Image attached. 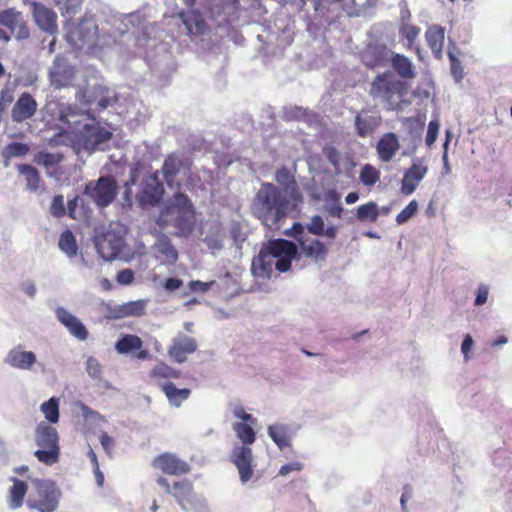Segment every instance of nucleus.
<instances>
[{"label":"nucleus","instance_id":"nucleus-5","mask_svg":"<svg viewBox=\"0 0 512 512\" xmlns=\"http://www.w3.org/2000/svg\"><path fill=\"white\" fill-rule=\"evenodd\" d=\"M195 208L189 197L177 192L161 209L157 218L160 227L173 226L178 236H188L195 228Z\"/></svg>","mask_w":512,"mask_h":512},{"label":"nucleus","instance_id":"nucleus-21","mask_svg":"<svg viewBox=\"0 0 512 512\" xmlns=\"http://www.w3.org/2000/svg\"><path fill=\"white\" fill-rule=\"evenodd\" d=\"M37 106L36 100L30 93H22L12 108V120L21 123L32 118L37 111Z\"/></svg>","mask_w":512,"mask_h":512},{"label":"nucleus","instance_id":"nucleus-14","mask_svg":"<svg viewBox=\"0 0 512 512\" xmlns=\"http://www.w3.org/2000/svg\"><path fill=\"white\" fill-rule=\"evenodd\" d=\"M152 467L163 474L172 476L186 475L191 471V466L188 462L170 452H164L154 457Z\"/></svg>","mask_w":512,"mask_h":512},{"label":"nucleus","instance_id":"nucleus-60","mask_svg":"<svg viewBox=\"0 0 512 512\" xmlns=\"http://www.w3.org/2000/svg\"><path fill=\"white\" fill-rule=\"evenodd\" d=\"M325 155L329 162L334 166L339 164V155L337 150L334 147H328L325 149Z\"/></svg>","mask_w":512,"mask_h":512},{"label":"nucleus","instance_id":"nucleus-61","mask_svg":"<svg viewBox=\"0 0 512 512\" xmlns=\"http://www.w3.org/2000/svg\"><path fill=\"white\" fill-rule=\"evenodd\" d=\"M420 33V29L416 26H407L404 30L405 37L412 43Z\"/></svg>","mask_w":512,"mask_h":512},{"label":"nucleus","instance_id":"nucleus-17","mask_svg":"<svg viewBox=\"0 0 512 512\" xmlns=\"http://www.w3.org/2000/svg\"><path fill=\"white\" fill-rule=\"evenodd\" d=\"M164 193V188L159 180L158 172L150 173L143 179L142 189L139 194V201L142 204H157Z\"/></svg>","mask_w":512,"mask_h":512},{"label":"nucleus","instance_id":"nucleus-4","mask_svg":"<svg viewBox=\"0 0 512 512\" xmlns=\"http://www.w3.org/2000/svg\"><path fill=\"white\" fill-rule=\"evenodd\" d=\"M408 90L406 81L397 78L391 71H385L374 77L369 95L379 101L386 111H400L409 104L406 100Z\"/></svg>","mask_w":512,"mask_h":512},{"label":"nucleus","instance_id":"nucleus-47","mask_svg":"<svg viewBox=\"0 0 512 512\" xmlns=\"http://www.w3.org/2000/svg\"><path fill=\"white\" fill-rule=\"evenodd\" d=\"M50 213L56 218H61L66 214L64 197L62 195H56L53 198L50 206Z\"/></svg>","mask_w":512,"mask_h":512},{"label":"nucleus","instance_id":"nucleus-46","mask_svg":"<svg viewBox=\"0 0 512 512\" xmlns=\"http://www.w3.org/2000/svg\"><path fill=\"white\" fill-rule=\"evenodd\" d=\"M86 371L94 379H101L102 377V365L92 356L88 357L86 361Z\"/></svg>","mask_w":512,"mask_h":512},{"label":"nucleus","instance_id":"nucleus-11","mask_svg":"<svg viewBox=\"0 0 512 512\" xmlns=\"http://www.w3.org/2000/svg\"><path fill=\"white\" fill-rule=\"evenodd\" d=\"M112 133L102 127L99 123L93 122L84 124L76 134L75 143L84 151L94 152L97 147L110 140Z\"/></svg>","mask_w":512,"mask_h":512},{"label":"nucleus","instance_id":"nucleus-19","mask_svg":"<svg viewBox=\"0 0 512 512\" xmlns=\"http://www.w3.org/2000/svg\"><path fill=\"white\" fill-rule=\"evenodd\" d=\"M275 180L289 196V199L293 202V206H297L303 202V194L294 175L287 167L282 166L276 171Z\"/></svg>","mask_w":512,"mask_h":512},{"label":"nucleus","instance_id":"nucleus-3","mask_svg":"<svg viewBox=\"0 0 512 512\" xmlns=\"http://www.w3.org/2000/svg\"><path fill=\"white\" fill-rule=\"evenodd\" d=\"M297 254L298 248L294 242L286 239L270 240L253 259L252 268L262 277H270L274 267L279 272H287Z\"/></svg>","mask_w":512,"mask_h":512},{"label":"nucleus","instance_id":"nucleus-8","mask_svg":"<svg viewBox=\"0 0 512 512\" xmlns=\"http://www.w3.org/2000/svg\"><path fill=\"white\" fill-rule=\"evenodd\" d=\"M35 441L41 447L34 453L38 461L49 466L58 462L60 447L56 428L45 422L39 423L35 432Z\"/></svg>","mask_w":512,"mask_h":512},{"label":"nucleus","instance_id":"nucleus-40","mask_svg":"<svg viewBox=\"0 0 512 512\" xmlns=\"http://www.w3.org/2000/svg\"><path fill=\"white\" fill-rule=\"evenodd\" d=\"M150 376L155 379H177L180 377V372L166 363L160 362L152 368Z\"/></svg>","mask_w":512,"mask_h":512},{"label":"nucleus","instance_id":"nucleus-45","mask_svg":"<svg viewBox=\"0 0 512 512\" xmlns=\"http://www.w3.org/2000/svg\"><path fill=\"white\" fill-rule=\"evenodd\" d=\"M417 210V201H410L408 205L398 213V215L396 216V222L400 225L408 222L416 214Z\"/></svg>","mask_w":512,"mask_h":512},{"label":"nucleus","instance_id":"nucleus-34","mask_svg":"<svg viewBox=\"0 0 512 512\" xmlns=\"http://www.w3.org/2000/svg\"><path fill=\"white\" fill-rule=\"evenodd\" d=\"M268 434L280 450L291 446V435L286 425H270L268 427Z\"/></svg>","mask_w":512,"mask_h":512},{"label":"nucleus","instance_id":"nucleus-50","mask_svg":"<svg viewBox=\"0 0 512 512\" xmlns=\"http://www.w3.org/2000/svg\"><path fill=\"white\" fill-rule=\"evenodd\" d=\"M7 150L10 156L17 157L27 154V152L29 151V147L27 144L24 143L13 142L8 145Z\"/></svg>","mask_w":512,"mask_h":512},{"label":"nucleus","instance_id":"nucleus-57","mask_svg":"<svg viewBox=\"0 0 512 512\" xmlns=\"http://www.w3.org/2000/svg\"><path fill=\"white\" fill-rule=\"evenodd\" d=\"M473 343L474 342H473L471 335L467 334L464 337L462 345H461V352L463 353L465 360L469 359V352L471 351V349L473 347Z\"/></svg>","mask_w":512,"mask_h":512},{"label":"nucleus","instance_id":"nucleus-20","mask_svg":"<svg viewBox=\"0 0 512 512\" xmlns=\"http://www.w3.org/2000/svg\"><path fill=\"white\" fill-rule=\"evenodd\" d=\"M390 50L386 45H369L361 54L363 64L370 68L385 67L391 56Z\"/></svg>","mask_w":512,"mask_h":512},{"label":"nucleus","instance_id":"nucleus-7","mask_svg":"<svg viewBox=\"0 0 512 512\" xmlns=\"http://www.w3.org/2000/svg\"><path fill=\"white\" fill-rule=\"evenodd\" d=\"M156 483L172 496L184 511L200 512L206 507L205 500L198 496L193 483L188 479L174 480L171 483L166 477L159 476Z\"/></svg>","mask_w":512,"mask_h":512},{"label":"nucleus","instance_id":"nucleus-28","mask_svg":"<svg viewBox=\"0 0 512 512\" xmlns=\"http://www.w3.org/2000/svg\"><path fill=\"white\" fill-rule=\"evenodd\" d=\"M425 39L434 57L439 60L442 59L445 39L444 28L439 25L430 26L425 32Z\"/></svg>","mask_w":512,"mask_h":512},{"label":"nucleus","instance_id":"nucleus-29","mask_svg":"<svg viewBox=\"0 0 512 512\" xmlns=\"http://www.w3.org/2000/svg\"><path fill=\"white\" fill-rule=\"evenodd\" d=\"M185 25L188 34L190 35H203L207 29V24L202 15L198 11L181 12L179 14Z\"/></svg>","mask_w":512,"mask_h":512},{"label":"nucleus","instance_id":"nucleus-6","mask_svg":"<svg viewBox=\"0 0 512 512\" xmlns=\"http://www.w3.org/2000/svg\"><path fill=\"white\" fill-rule=\"evenodd\" d=\"M233 429L243 445L234 447L231 460L239 471L241 482L246 483L252 478L254 473L252 465L253 453L248 445L255 442L256 433L249 424L243 422L235 423Z\"/></svg>","mask_w":512,"mask_h":512},{"label":"nucleus","instance_id":"nucleus-56","mask_svg":"<svg viewBox=\"0 0 512 512\" xmlns=\"http://www.w3.org/2000/svg\"><path fill=\"white\" fill-rule=\"evenodd\" d=\"M235 417L242 419L245 423L255 424L256 419L249 413H246L242 406H238L234 410Z\"/></svg>","mask_w":512,"mask_h":512},{"label":"nucleus","instance_id":"nucleus-37","mask_svg":"<svg viewBox=\"0 0 512 512\" xmlns=\"http://www.w3.org/2000/svg\"><path fill=\"white\" fill-rule=\"evenodd\" d=\"M58 246L68 257H74L78 252L76 238L71 230L66 229L59 238Z\"/></svg>","mask_w":512,"mask_h":512},{"label":"nucleus","instance_id":"nucleus-16","mask_svg":"<svg viewBox=\"0 0 512 512\" xmlns=\"http://www.w3.org/2000/svg\"><path fill=\"white\" fill-rule=\"evenodd\" d=\"M30 6L36 25L51 35L55 34L58 31L56 12L40 2H32Z\"/></svg>","mask_w":512,"mask_h":512},{"label":"nucleus","instance_id":"nucleus-18","mask_svg":"<svg viewBox=\"0 0 512 512\" xmlns=\"http://www.w3.org/2000/svg\"><path fill=\"white\" fill-rule=\"evenodd\" d=\"M50 80L57 88L69 86L74 77L75 70L62 56H56L49 72Z\"/></svg>","mask_w":512,"mask_h":512},{"label":"nucleus","instance_id":"nucleus-53","mask_svg":"<svg viewBox=\"0 0 512 512\" xmlns=\"http://www.w3.org/2000/svg\"><path fill=\"white\" fill-rule=\"evenodd\" d=\"M303 469V464L300 462H292L283 465L279 470V475L286 476L292 472H299Z\"/></svg>","mask_w":512,"mask_h":512},{"label":"nucleus","instance_id":"nucleus-25","mask_svg":"<svg viewBox=\"0 0 512 512\" xmlns=\"http://www.w3.org/2000/svg\"><path fill=\"white\" fill-rule=\"evenodd\" d=\"M76 34L81 42V47H86L90 53H97L108 45L105 36H100L97 26H93L87 33H83L81 27L76 29Z\"/></svg>","mask_w":512,"mask_h":512},{"label":"nucleus","instance_id":"nucleus-22","mask_svg":"<svg viewBox=\"0 0 512 512\" xmlns=\"http://www.w3.org/2000/svg\"><path fill=\"white\" fill-rule=\"evenodd\" d=\"M381 122L382 117L379 113L363 109L355 116L357 134L365 138L371 135L381 125Z\"/></svg>","mask_w":512,"mask_h":512},{"label":"nucleus","instance_id":"nucleus-62","mask_svg":"<svg viewBox=\"0 0 512 512\" xmlns=\"http://www.w3.org/2000/svg\"><path fill=\"white\" fill-rule=\"evenodd\" d=\"M210 284L211 283L202 282V281L197 280V281H191L189 286H190L191 290H193V291L206 292L209 289Z\"/></svg>","mask_w":512,"mask_h":512},{"label":"nucleus","instance_id":"nucleus-9","mask_svg":"<svg viewBox=\"0 0 512 512\" xmlns=\"http://www.w3.org/2000/svg\"><path fill=\"white\" fill-rule=\"evenodd\" d=\"M286 235L292 237L298 244L300 254L315 262L324 261L328 254L327 246L319 239L311 237L301 223H294Z\"/></svg>","mask_w":512,"mask_h":512},{"label":"nucleus","instance_id":"nucleus-41","mask_svg":"<svg viewBox=\"0 0 512 512\" xmlns=\"http://www.w3.org/2000/svg\"><path fill=\"white\" fill-rule=\"evenodd\" d=\"M360 181L365 186H373L380 180V171L371 164H365L360 171Z\"/></svg>","mask_w":512,"mask_h":512},{"label":"nucleus","instance_id":"nucleus-33","mask_svg":"<svg viewBox=\"0 0 512 512\" xmlns=\"http://www.w3.org/2000/svg\"><path fill=\"white\" fill-rule=\"evenodd\" d=\"M162 391L167 397L169 403L175 407H180L182 402L187 400L191 395L190 389H179L173 382L164 383L162 385Z\"/></svg>","mask_w":512,"mask_h":512},{"label":"nucleus","instance_id":"nucleus-13","mask_svg":"<svg viewBox=\"0 0 512 512\" xmlns=\"http://www.w3.org/2000/svg\"><path fill=\"white\" fill-rule=\"evenodd\" d=\"M0 25L6 27L10 32L9 35L17 40H26L30 37V30L23 13L13 7L0 11Z\"/></svg>","mask_w":512,"mask_h":512},{"label":"nucleus","instance_id":"nucleus-59","mask_svg":"<svg viewBox=\"0 0 512 512\" xmlns=\"http://www.w3.org/2000/svg\"><path fill=\"white\" fill-rule=\"evenodd\" d=\"M183 285L182 280L178 278H167L164 283V288L167 291H175L181 288Z\"/></svg>","mask_w":512,"mask_h":512},{"label":"nucleus","instance_id":"nucleus-24","mask_svg":"<svg viewBox=\"0 0 512 512\" xmlns=\"http://www.w3.org/2000/svg\"><path fill=\"white\" fill-rule=\"evenodd\" d=\"M399 149L398 136L393 132L384 133L376 145L378 157L384 163L391 161Z\"/></svg>","mask_w":512,"mask_h":512},{"label":"nucleus","instance_id":"nucleus-49","mask_svg":"<svg viewBox=\"0 0 512 512\" xmlns=\"http://www.w3.org/2000/svg\"><path fill=\"white\" fill-rule=\"evenodd\" d=\"M450 64H451V73L456 79V81H460L463 78V67L458 58L451 52L448 53Z\"/></svg>","mask_w":512,"mask_h":512},{"label":"nucleus","instance_id":"nucleus-36","mask_svg":"<svg viewBox=\"0 0 512 512\" xmlns=\"http://www.w3.org/2000/svg\"><path fill=\"white\" fill-rule=\"evenodd\" d=\"M142 346L143 341L141 338L133 334L124 335L115 344V348L120 354H127L135 350H140Z\"/></svg>","mask_w":512,"mask_h":512},{"label":"nucleus","instance_id":"nucleus-35","mask_svg":"<svg viewBox=\"0 0 512 512\" xmlns=\"http://www.w3.org/2000/svg\"><path fill=\"white\" fill-rule=\"evenodd\" d=\"M17 171L24 177L26 188L31 192H36L41 183V177L38 170L30 164H18Z\"/></svg>","mask_w":512,"mask_h":512},{"label":"nucleus","instance_id":"nucleus-10","mask_svg":"<svg viewBox=\"0 0 512 512\" xmlns=\"http://www.w3.org/2000/svg\"><path fill=\"white\" fill-rule=\"evenodd\" d=\"M117 183L111 176H101L86 184L84 194L101 208L109 206L117 196Z\"/></svg>","mask_w":512,"mask_h":512},{"label":"nucleus","instance_id":"nucleus-44","mask_svg":"<svg viewBox=\"0 0 512 512\" xmlns=\"http://www.w3.org/2000/svg\"><path fill=\"white\" fill-rule=\"evenodd\" d=\"M304 227H305V231L309 235L312 234L315 236H323L324 229H325V222L320 215H314L313 217H311L310 222L307 223Z\"/></svg>","mask_w":512,"mask_h":512},{"label":"nucleus","instance_id":"nucleus-64","mask_svg":"<svg viewBox=\"0 0 512 512\" xmlns=\"http://www.w3.org/2000/svg\"><path fill=\"white\" fill-rule=\"evenodd\" d=\"M337 233H338V228L336 226H328L327 228L324 229L323 236H326L329 239H334V238H336Z\"/></svg>","mask_w":512,"mask_h":512},{"label":"nucleus","instance_id":"nucleus-54","mask_svg":"<svg viewBox=\"0 0 512 512\" xmlns=\"http://www.w3.org/2000/svg\"><path fill=\"white\" fill-rule=\"evenodd\" d=\"M13 101V96L8 89L0 92V113H2Z\"/></svg>","mask_w":512,"mask_h":512},{"label":"nucleus","instance_id":"nucleus-2","mask_svg":"<svg viewBox=\"0 0 512 512\" xmlns=\"http://www.w3.org/2000/svg\"><path fill=\"white\" fill-rule=\"evenodd\" d=\"M290 201L283 195L281 188L265 182L261 184L253 198L251 211L263 225L273 228L287 217L290 210L296 207L291 205Z\"/></svg>","mask_w":512,"mask_h":512},{"label":"nucleus","instance_id":"nucleus-23","mask_svg":"<svg viewBox=\"0 0 512 512\" xmlns=\"http://www.w3.org/2000/svg\"><path fill=\"white\" fill-rule=\"evenodd\" d=\"M427 171V166L422 163H413L404 173L401 182V193L411 195L417 189Z\"/></svg>","mask_w":512,"mask_h":512},{"label":"nucleus","instance_id":"nucleus-1","mask_svg":"<svg viewBox=\"0 0 512 512\" xmlns=\"http://www.w3.org/2000/svg\"><path fill=\"white\" fill-rule=\"evenodd\" d=\"M12 485L6 495L9 509L17 510L26 504L27 508L36 512H56L62 498L61 489L51 479L34 478L31 481L32 491L28 493L26 481L11 477Z\"/></svg>","mask_w":512,"mask_h":512},{"label":"nucleus","instance_id":"nucleus-15","mask_svg":"<svg viewBox=\"0 0 512 512\" xmlns=\"http://www.w3.org/2000/svg\"><path fill=\"white\" fill-rule=\"evenodd\" d=\"M198 348V343L195 338L183 333L175 336L170 346L168 347L169 357L177 362L183 363L187 360L188 356L193 354Z\"/></svg>","mask_w":512,"mask_h":512},{"label":"nucleus","instance_id":"nucleus-58","mask_svg":"<svg viewBox=\"0 0 512 512\" xmlns=\"http://www.w3.org/2000/svg\"><path fill=\"white\" fill-rule=\"evenodd\" d=\"M488 299V288L486 286H480L477 291L475 305L480 306L486 303Z\"/></svg>","mask_w":512,"mask_h":512},{"label":"nucleus","instance_id":"nucleus-39","mask_svg":"<svg viewBox=\"0 0 512 512\" xmlns=\"http://www.w3.org/2000/svg\"><path fill=\"white\" fill-rule=\"evenodd\" d=\"M41 412L50 423H57L59 420V400L56 397L50 398L40 406Z\"/></svg>","mask_w":512,"mask_h":512},{"label":"nucleus","instance_id":"nucleus-55","mask_svg":"<svg viewBox=\"0 0 512 512\" xmlns=\"http://www.w3.org/2000/svg\"><path fill=\"white\" fill-rule=\"evenodd\" d=\"M100 443L103 447V449L105 450V452L108 454V455H111L112 454V449L115 445V441L112 437H110L107 433H103L101 436H100Z\"/></svg>","mask_w":512,"mask_h":512},{"label":"nucleus","instance_id":"nucleus-32","mask_svg":"<svg viewBox=\"0 0 512 512\" xmlns=\"http://www.w3.org/2000/svg\"><path fill=\"white\" fill-rule=\"evenodd\" d=\"M391 65L397 74L403 79H414L416 72L412 62L403 54L391 53Z\"/></svg>","mask_w":512,"mask_h":512},{"label":"nucleus","instance_id":"nucleus-27","mask_svg":"<svg viewBox=\"0 0 512 512\" xmlns=\"http://www.w3.org/2000/svg\"><path fill=\"white\" fill-rule=\"evenodd\" d=\"M6 362L15 368L29 370L36 363V355L31 351H23L21 347L9 351Z\"/></svg>","mask_w":512,"mask_h":512},{"label":"nucleus","instance_id":"nucleus-30","mask_svg":"<svg viewBox=\"0 0 512 512\" xmlns=\"http://www.w3.org/2000/svg\"><path fill=\"white\" fill-rule=\"evenodd\" d=\"M155 252L156 257L167 264H175L178 259V252L166 235L157 240Z\"/></svg>","mask_w":512,"mask_h":512},{"label":"nucleus","instance_id":"nucleus-42","mask_svg":"<svg viewBox=\"0 0 512 512\" xmlns=\"http://www.w3.org/2000/svg\"><path fill=\"white\" fill-rule=\"evenodd\" d=\"M63 159L64 156L61 153L39 152L35 156V162L44 166L47 170L62 162Z\"/></svg>","mask_w":512,"mask_h":512},{"label":"nucleus","instance_id":"nucleus-52","mask_svg":"<svg viewBox=\"0 0 512 512\" xmlns=\"http://www.w3.org/2000/svg\"><path fill=\"white\" fill-rule=\"evenodd\" d=\"M116 280L121 285H129L134 280V272L131 269H123L118 272Z\"/></svg>","mask_w":512,"mask_h":512},{"label":"nucleus","instance_id":"nucleus-63","mask_svg":"<svg viewBox=\"0 0 512 512\" xmlns=\"http://www.w3.org/2000/svg\"><path fill=\"white\" fill-rule=\"evenodd\" d=\"M21 288L25 294H27L29 297H34L36 294V286L32 281L24 282L21 285Z\"/></svg>","mask_w":512,"mask_h":512},{"label":"nucleus","instance_id":"nucleus-12","mask_svg":"<svg viewBox=\"0 0 512 512\" xmlns=\"http://www.w3.org/2000/svg\"><path fill=\"white\" fill-rule=\"evenodd\" d=\"M94 243L97 252L106 261L116 259L125 245L124 237L112 229L97 234Z\"/></svg>","mask_w":512,"mask_h":512},{"label":"nucleus","instance_id":"nucleus-31","mask_svg":"<svg viewBox=\"0 0 512 512\" xmlns=\"http://www.w3.org/2000/svg\"><path fill=\"white\" fill-rule=\"evenodd\" d=\"M183 160L175 153L169 154L162 166V175L169 187H172L175 178L183 167Z\"/></svg>","mask_w":512,"mask_h":512},{"label":"nucleus","instance_id":"nucleus-26","mask_svg":"<svg viewBox=\"0 0 512 512\" xmlns=\"http://www.w3.org/2000/svg\"><path fill=\"white\" fill-rule=\"evenodd\" d=\"M57 319L69 330V332L77 339L84 341L88 337V330L84 324L68 312L66 309L60 307L56 311Z\"/></svg>","mask_w":512,"mask_h":512},{"label":"nucleus","instance_id":"nucleus-48","mask_svg":"<svg viewBox=\"0 0 512 512\" xmlns=\"http://www.w3.org/2000/svg\"><path fill=\"white\" fill-rule=\"evenodd\" d=\"M439 127H440V124L437 120H432L429 122L428 130H427V134H426V138H425V142L428 147H431L435 143V141L437 139Z\"/></svg>","mask_w":512,"mask_h":512},{"label":"nucleus","instance_id":"nucleus-43","mask_svg":"<svg viewBox=\"0 0 512 512\" xmlns=\"http://www.w3.org/2000/svg\"><path fill=\"white\" fill-rule=\"evenodd\" d=\"M326 199L333 201V204L329 205L326 208V211L329 214V216L341 218L344 209L340 203L339 194L334 190H330L326 195Z\"/></svg>","mask_w":512,"mask_h":512},{"label":"nucleus","instance_id":"nucleus-38","mask_svg":"<svg viewBox=\"0 0 512 512\" xmlns=\"http://www.w3.org/2000/svg\"><path fill=\"white\" fill-rule=\"evenodd\" d=\"M379 216L377 204L370 201L357 208L356 217L359 221L375 222Z\"/></svg>","mask_w":512,"mask_h":512},{"label":"nucleus","instance_id":"nucleus-51","mask_svg":"<svg viewBox=\"0 0 512 512\" xmlns=\"http://www.w3.org/2000/svg\"><path fill=\"white\" fill-rule=\"evenodd\" d=\"M307 116V111L302 107H293L285 112L287 120H301Z\"/></svg>","mask_w":512,"mask_h":512}]
</instances>
